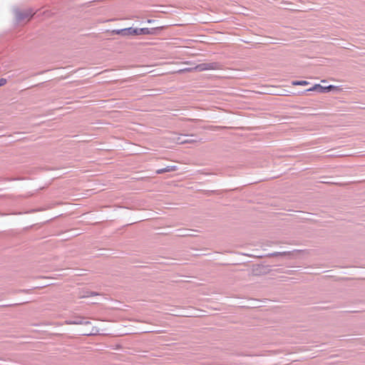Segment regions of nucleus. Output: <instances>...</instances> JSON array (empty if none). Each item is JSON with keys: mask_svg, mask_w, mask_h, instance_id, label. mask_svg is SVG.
Here are the masks:
<instances>
[{"mask_svg": "<svg viewBox=\"0 0 365 365\" xmlns=\"http://www.w3.org/2000/svg\"><path fill=\"white\" fill-rule=\"evenodd\" d=\"M120 33H126L129 34H135V35H141V34H153V32L150 31L148 28H143L140 29H133L132 28H129L127 29L121 30L118 31V34Z\"/></svg>", "mask_w": 365, "mask_h": 365, "instance_id": "1", "label": "nucleus"}, {"mask_svg": "<svg viewBox=\"0 0 365 365\" xmlns=\"http://www.w3.org/2000/svg\"><path fill=\"white\" fill-rule=\"evenodd\" d=\"M334 88V86H332V85H330L329 86H327V87H324L319 84H315L313 87L309 88L307 90V91H319L320 93H324V92H328V91H330L331 90H333Z\"/></svg>", "mask_w": 365, "mask_h": 365, "instance_id": "2", "label": "nucleus"}, {"mask_svg": "<svg viewBox=\"0 0 365 365\" xmlns=\"http://www.w3.org/2000/svg\"><path fill=\"white\" fill-rule=\"evenodd\" d=\"M34 12L32 10H30L29 11H26V13L25 14V15H23V14L21 13H18L17 14V19L19 21H22L25 19H28L29 20L32 17V16L34 15Z\"/></svg>", "mask_w": 365, "mask_h": 365, "instance_id": "3", "label": "nucleus"}, {"mask_svg": "<svg viewBox=\"0 0 365 365\" xmlns=\"http://www.w3.org/2000/svg\"><path fill=\"white\" fill-rule=\"evenodd\" d=\"M215 68L216 67L215 63L202 64L196 67V68L199 69L200 71L215 69Z\"/></svg>", "mask_w": 365, "mask_h": 365, "instance_id": "4", "label": "nucleus"}, {"mask_svg": "<svg viewBox=\"0 0 365 365\" xmlns=\"http://www.w3.org/2000/svg\"><path fill=\"white\" fill-rule=\"evenodd\" d=\"M173 170H175L174 167L168 166L165 168L158 170L156 171V173L157 174H161V173H163L170 172V171H173Z\"/></svg>", "mask_w": 365, "mask_h": 365, "instance_id": "5", "label": "nucleus"}, {"mask_svg": "<svg viewBox=\"0 0 365 365\" xmlns=\"http://www.w3.org/2000/svg\"><path fill=\"white\" fill-rule=\"evenodd\" d=\"M293 86H307L309 84V82L307 81H294L292 82Z\"/></svg>", "mask_w": 365, "mask_h": 365, "instance_id": "6", "label": "nucleus"}, {"mask_svg": "<svg viewBox=\"0 0 365 365\" xmlns=\"http://www.w3.org/2000/svg\"><path fill=\"white\" fill-rule=\"evenodd\" d=\"M6 83V80L5 78H0V86H2Z\"/></svg>", "mask_w": 365, "mask_h": 365, "instance_id": "7", "label": "nucleus"}, {"mask_svg": "<svg viewBox=\"0 0 365 365\" xmlns=\"http://www.w3.org/2000/svg\"><path fill=\"white\" fill-rule=\"evenodd\" d=\"M152 21H153L152 20H148V23H152Z\"/></svg>", "mask_w": 365, "mask_h": 365, "instance_id": "8", "label": "nucleus"}, {"mask_svg": "<svg viewBox=\"0 0 365 365\" xmlns=\"http://www.w3.org/2000/svg\"><path fill=\"white\" fill-rule=\"evenodd\" d=\"M190 140H185L183 143H190Z\"/></svg>", "mask_w": 365, "mask_h": 365, "instance_id": "9", "label": "nucleus"}]
</instances>
